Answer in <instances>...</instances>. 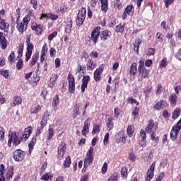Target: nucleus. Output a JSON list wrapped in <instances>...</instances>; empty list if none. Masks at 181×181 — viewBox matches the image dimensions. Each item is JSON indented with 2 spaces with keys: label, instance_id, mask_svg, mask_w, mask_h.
<instances>
[{
  "label": "nucleus",
  "instance_id": "21",
  "mask_svg": "<svg viewBox=\"0 0 181 181\" xmlns=\"http://www.w3.org/2000/svg\"><path fill=\"white\" fill-rule=\"evenodd\" d=\"M0 45L3 50H5L8 46V42H6V38L4 36V33H0Z\"/></svg>",
  "mask_w": 181,
  "mask_h": 181
},
{
  "label": "nucleus",
  "instance_id": "27",
  "mask_svg": "<svg viewBox=\"0 0 181 181\" xmlns=\"http://www.w3.org/2000/svg\"><path fill=\"white\" fill-rule=\"evenodd\" d=\"M58 105H59V95H56L52 100V108L54 111H57Z\"/></svg>",
  "mask_w": 181,
  "mask_h": 181
},
{
  "label": "nucleus",
  "instance_id": "8",
  "mask_svg": "<svg viewBox=\"0 0 181 181\" xmlns=\"http://www.w3.org/2000/svg\"><path fill=\"white\" fill-rule=\"evenodd\" d=\"M100 29H101V27L98 26L92 31L90 35V40L95 45L97 42H98V37H100Z\"/></svg>",
  "mask_w": 181,
  "mask_h": 181
},
{
  "label": "nucleus",
  "instance_id": "61",
  "mask_svg": "<svg viewBox=\"0 0 181 181\" xmlns=\"http://www.w3.org/2000/svg\"><path fill=\"white\" fill-rule=\"evenodd\" d=\"M50 115V113L47 111L45 112L42 119H43L44 121H47L49 116Z\"/></svg>",
  "mask_w": 181,
  "mask_h": 181
},
{
  "label": "nucleus",
  "instance_id": "18",
  "mask_svg": "<svg viewBox=\"0 0 181 181\" xmlns=\"http://www.w3.org/2000/svg\"><path fill=\"white\" fill-rule=\"evenodd\" d=\"M112 35V33H111V31L108 30H105L102 31L100 33V39L101 40H103V41L108 40V39L111 37Z\"/></svg>",
  "mask_w": 181,
  "mask_h": 181
},
{
  "label": "nucleus",
  "instance_id": "10",
  "mask_svg": "<svg viewBox=\"0 0 181 181\" xmlns=\"http://www.w3.org/2000/svg\"><path fill=\"white\" fill-rule=\"evenodd\" d=\"M64 153H66V143L62 141L58 146V159L59 160L64 157Z\"/></svg>",
  "mask_w": 181,
  "mask_h": 181
},
{
  "label": "nucleus",
  "instance_id": "32",
  "mask_svg": "<svg viewBox=\"0 0 181 181\" xmlns=\"http://www.w3.org/2000/svg\"><path fill=\"white\" fill-rule=\"evenodd\" d=\"M134 132H135V129L134 128V126H128L127 129V134L128 136H129V138L132 137V136L134 135Z\"/></svg>",
  "mask_w": 181,
  "mask_h": 181
},
{
  "label": "nucleus",
  "instance_id": "46",
  "mask_svg": "<svg viewBox=\"0 0 181 181\" xmlns=\"http://www.w3.org/2000/svg\"><path fill=\"white\" fill-rule=\"evenodd\" d=\"M86 18H83L82 17H79L78 16H77V18L76 20V25L78 26H81V25H83V23H84V20Z\"/></svg>",
  "mask_w": 181,
  "mask_h": 181
},
{
  "label": "nucleus",
  "instance_id": "6",
  "mask_svg": "<svg viewBox=\"0 0 181 181\" xmlns=\"http://www.w3.org/2000/svg\"><path fill=\"white\" fill-rule=\"evenodd\" d=\"M0 29L1 30H4V35L7 37L11 36L13 33V31L11 30V32H8V29H9V23H6L5 19H1L0 21Z\"/></svg>",
  "mask_w": 181,
  "mask_h": 181
},
{
  "label": "nucleus",
  "instance_id": "26",
  "mask_svg": "<svg viewBox=\"0 0 181 181\" xmlns=\"http://www.w3.org/2000/svg\"><path fill=\"white\" fill-rule=\"evenodd\" d=\"M169 100H170V105L173 107H175V105H176V103L177 101V96H176V93H172L170 95Z\"/></svg>",
  "mask_w": 181,
  "mask_h": 181
},
{
  "label": "nucleus",
  "instance_id": "35",
  "mask_svg": "<svg viewBox=\"0 0 181 181\" xmlns=\"http://www.w3.org/2000/svg\"><path fill=\"white\" fill-rule=\"evenodd\" d=\"M87 13V10L86 9V8H82L79 12L78 13L77 16H78L79 18H82L83 19H86V15Z\"/></svg>",
  "mask_w": 181,
  "mask_h": 181
},
{
  "label": "nucleus",
  "instance_id": "5",
  "mask_svg": "<svg viewBox=\"0 0 181 181\" xmlns=\"http://www.w3.org/2000/svg\"><path fill=\"white\" fill-rule=\"evenodd\" d=\"M25 44L27 46V52L25 53V62H29L33 52V44L30 42V34L26 36Z\"/></svg>",
  "mask_w": 181,
  "mask_h": 181
},
{
  "label": "nucleus",
  "instance_id": "33",
  "mask_svg": "<svg viewBox=\"0 0 181 181\" xmlns=\"http://www.w3.org/2000/svg\"><path fill=\"white\" fill-rule=\"evenodd\" d=\"M41 180H45V181L53 180V175L49 173H47L46 174L42 176Z\"/></svg>",
  "mask_w": 181,
  "mask_h": 181
},
{
  "label": "nucleus",
  "instance_id": "45",
  "mask_svg": "<svg viewBox=\"0 0 181 181\" xmlns=\"http://www.w3.org/2000/svg\"><path fill=\"white\" fill-rule=\"evenodd\" d=\"M179 115H180V109L176 108L173 112V119H176V118H177V117H179Z\"/></svg>",
  "mask_w": 181,
  "mask_h": 181
},
{
  "label": "nucleus",
  "instance_id": "59",
  "mask_svg": "<svg viewBox=\"0 0 181 181\" xmlns=\"http://www.w3.org/2000/svg\"><path fill=\"white\" fill-rule=\"evenodd\" d=\"M108 139H110V133H106L103 139L104 145H108Z\"/></svg>",
  "mask_w": 181,
  "mask_h": 181
},
{
  "label": "nucleus",
  "instance_id": "2",
  "mask_svg": "<svg viewBox=\"0 0 181 181\" xmlns=\"http://www.w3.org/2000/svg\"><path fill=\"white\" fill-rule=\"evenodd\" d=\"M29 22H30V15L29 14L25 16L22 21L20 22L19 20L17 21L16 28L20 33L26 32Z\"/></svg>",
  "mask_w": 181,
  "mask_h": 181
},
{
  "label": "nucleus",
  "instance_id": "20",
  "mask_svg": "<svg viewBox=\"0 0 181 181\" xmlns=\"http://www.w3.org/2000/svg\"><path fill=\"white\" fill-rule=\"evenodd\" d=\"M88 81H90V76H86L82 78V85H81V91L84 93L86 91V88H87V86H88Z\"/></svg>",
  "mask_w": 181,
  "mask_h": 181
},
{
  "label": "nucleus",
  "instance_id": "39",
  "mask_svg": "<svg viewBox=\"0 0 181 181\" xmlns=\"http://www.w3.org/2000/svg\"><path fill=\"white\" fill-rule=\"evenodd\" d=\"M127 103H129V104H132V105H136V107L139 105V102L133 98H128Z\"/></svg>",
  "mask_w": 181,
  "mask_h": 181
},
{
  "label": "nucleus",
  "instance_id": "30",
  "mask_svg": "<svg viewBox=\"0 0 181 181\" xmlns=\"http://www.w3.org/2000/svg\"><path fill=\"white\" fill-rule=\"evenodd\" d=\"M124 30H125V24H119L115 29V32H117V33H122Z\"/></svg>",
  "mask_w": 181,
  "mask_h": 181
},
{
  "label": "nucleus",
  "instance_id": "23",
  "mask_svg": "<svg viewBox=\"0 0 181 181\" xmlns=\"http://www.w3.org/2000/svg\"><path fill=\"white\" fill-rule=\"evenodd\" d=\"M22 104V98L16 96L11 100V105L12 107H16V105H21Z\"/></svg>",
  "mask_w": 181,
  "mask_h": 181
},
{
  "label": "nucleus",
  "instance_id": "12",
  "mask_svg": "<svg viewBox=\"0 0 181 181\" xmlns=\"http://www.w3.org/2000/svg\"><path fill=\"white\" fill-rule=\"evenodd\" d=\"M156 163V162L153 163L150 168H148L146 173V177L145 178V181H151L152 180V177H153V172H155Z\"/></svg>",
  "mask_w": 181,
  "mask_h": 181
},
{
  "label": "nucleus",
  "instance_id": "48",
  "mask_svg": "<svg viewBox=\"0 0 181 181\" xmlns=\"http://www.w3.org/2000/svg\"><path fill=\"white\" fill-rule=\"evenodd\" d=\"M35 144H36V139L33 138L30 142L28 144L29 151H32L33 149V146H35Z\"/></svg>",
  "mask_w": 181,
  "mask_h": 181
},
{
  "label": "nucleus",
  "instance_id": "1",
  "mask_svg": "<svg viewBox=\"0 0 181 181\" xmlns=\"http://www.w3.org/2000/svg\"><path fill=\"white\" fill-rule=\"evenodd\" d=\"M22 139H23V137L22 136V134H21V132H18V134H16V132L9 133L8 146L11 148V146H12V142L14 146H18V145L22 142Z\"/></svg>",
  "mask_w": 181,
  "mask_h": 181
},
{
  "label": "nucleus",
  "instance_id": "62",
  "mask_svg": "<svg viewBox=\"0 0 181 181\" xmlns=\"http://www.w3.org/2000/svg\"><path fill=\"white\" fill-rule=\"evenodd\" d=\"M160 93H162V85L161 84H158L157 86V90H156V94L157 95H159V94H160Z\"/></svg>",
  "mask_w": 181,
  "mask_h": 181
},
{
  "label": "nucleus",
  "instance_id": "34",
  "mask_svg": "<svg viewBox=\"0 0 181 181\" xmlns=\"http://www.w3.org/2000/svg\"><path fill=\"white\" fill-rule=\"evenodd\" d=\"M73 26V21L70 20L67 23L65 27V32L66 33H71V28Z\"/></svg>",
  "mask_w": 181,
  "mask_h": 181
},
{
  "label": "nucleus",
  "instance_id": "47",
  "mask_svg": "<svg viewBox=\"0 0 181 181\" xmlns=\"http://www.w3.org/2000/svg\"><path fill=\"white\" fill-rule=\"evenodd\" d=\"M42 110V107H40V105H37L35 107L30 110L31 114H37L40 110Z\"/></svg>",
  "mask_w": 181,
  "mask_h": 181
},
{
  "label": "nucleus",
  "instance_id": "4",
  "mask_svg": "<svg viewBox=\"0 0 181 181\" xmlns=\"http://www.w3.org/2000/svg\"><path fill=\"white\" fill-rule=\"evenodd\" d=\"M94 148L90 146L88 149V151L86 153V157L84 160L83 163V168L84 169H87L93 163V161L94 160V153H93Z\"/></svg>",
  "mask_w": 181,
  "mask_h": 181
},
{
  "label": "nucleus",
  "instance_id": "58",
  "mask_svg": "<svg viewBox=\"0 0 181 181\" xmlns=\"http://www.w3.org/2000/svg\"><path fill=\"white\" fill-rule=\"evenodd\" d=\"M151 91H152V86H148L144 91L146 97H149V94H151Z\"/></svg>",
  "mask_w": 181,
  "mask_h": 181
},
{
  "label": "nucleus",
  "instance_id": "9",
  "mask_svg": "<svg viewBox=\"0 0 181 181\" xmlns=\"http://www.w3.org/2000/svg\"><path fill=\"white\" fill-rule=\"evenodd\" d=\"M139 74H138V81H142L144 78H148V76H149V70L146 68L138 69Z\"/></svg>",
  "mask_w": 181,
  "mask_h": 181
},
{
  "label": "nucleus",
  "instance_id": "19",
  "mask_svg": "<svg viewBox=\"0 0 181 181\" xmlns=\"http://www.w3.org/2000/svg\"><path fill=\"white\" fill-rule=\"evenodd\" d=\"M31 28L33 30L36 32L37 35H41L43 29V26L42 25H37L36 23H33L31 25Z\"/></svg>",
  "mask_w": 181,
  "mask_h": 181
},
{
  "label": "nucleus",
  "instance_id": "43",
  "mask_svg": "<svg viewBox=\"0 0 181 181\" xmlns=\"http://www.w3.org/2000/svg\"><path fill=\"white\" fill-rule=\"evenodd\" d=\"M23 44H21L19 46H18V57H22L23 54Z\"/></svg>",
  "mask_w": 181,
  "mask_h": 181
},
{
  "label": "nucleus",
  "instance_id": "31",
  "mask_svg": "<svg viewBox=\"0 0 181 181\" xmlns=\"http://www.w3.org/2000/svg\"><path fill=\"white\" fill-rule=\"evenodd\" d=\"M77 115H80V105H76L74 108L73 118H76Z\"/></svg>",
  "mask_w": 181,
  "mask_h": 181
},
{
  "label": "nucleus",
  "instance_id": "50",
  "mask_svg": "<svg viewBox=\"0 0 181 181\" xmlns=\"http://www.w3.org/2000/svg\"><path fill=\"white\" fill-rule=\"evenodd\" d=\"M47 44H45L42 48L41 50V54H42V56H46V54H47Z\"/></svg>",
  "mask_w": 181,
  "mask_h": 181
},
{
  "label": "nucleus",
  "instance_id": "64",
  "mask_svg": "<svg viewBox=\"0 0 181 181\" xmlns=\"http://www.w3.org/2000/svg\"><path fill=\"white\" fill-rule=\"evenodd\" d=\"M30 3L32 4L34 9H37V0H31Z\"/></svg>",
  "mask_w": 181,
  "mask_h": 181
},
{
  "label": "nucleus",
  "instance_id": "42",
  "mask_svg": "<svg viewBox=\"0 0 181 181\" xmlns=\"http://www.w3.org/2000/svg\"><path fill=\"white\" fill-rule=\"evenodd\" d=\"M121 174L124 179H127V177H128V169L127 168V167H123L122 168Z\"/></svg>",
  "mask_w": 181,
  "mask_h": 181
},
{
  "label": "nucleus",
  "instance_id": "16",
  "mask_svg": "<svg viewBox=\"0 0 181 181\" xmlns=\"http://www.w3.org/2000/svg\"><path fill=\"white\" fill-rule=\"evenodd\" d=\"M32 131H33V127H32L31 126H29L28 127L25 129L24 133H23L22 132H21L20 134L23 138V139L26 141L29 138V136H30V134H32Z\"/></svg>",
  "mask_w": 181,
  "mask_h": 181
},
{
  "label": "nucleus",
  "instance_id": "36",
  "mask_svg": "<svg viewBox=\"0 0 181 181\" xmlns=\"http://www.w3.org/2000/svg\"><path fill=\"white\" fill-rule=\"evenodd\" d=\"M47 133V141H50L54 135V130H53V128H49Z\"/></svg>",
  "mask_w": 181,
  "mask_h": 181
},
{
  "label": "nucleus",
  "instance_id": "15",
  "mask_svg": "<svg viewBox=\"0 0 181 181\" xmlns=\"http://www.w3.org/2000/svg\"><path fill=\"white\" fill-rule=\"evenodd\" d=\"M104 70V65H100L98 69L94 72V80L95 81H100L101 79V74Z\"/></svg>",
  "mask_w": 181,
  "mask_h": 181
},
{
  "label": "nucleus",
  "instance_id": "29",
  "mask_svg": "<svg viewBox=\"0 0 181 181\" xmlns=\"http://www.w3.org/2000/svg\"><path fill=\"white\" fill-rule=\"evenodd\" d=\"M132 117L134 119H138V117H139V107L136 106L133 107Z\"/></svg>",
  "mask_w": 181,
  "mask_h": 181
},
{
  "label": "nucleus",
  "instance_id": "13",
  "mask_svg": "<svg viewBox=\"0 0 181 181\" xmlns=\"http://www.w3.org/2000/svg\"><path fill=\"white\" fill-rule=\"evenodd\" d=\"M127 137L124 136V132L120 131L115 136V141L117 144H119V142H123V144H125L127 141Z\"/></svg>",
  "mask_w": 181,
  "mask_h": 181
},
{
  "label": "nucleus",
  "instance_id": "44",
  "mask_svg": "<svg viewBox=\"0 0 181 181\" xmlns=\"http://www.w3.org/2000/svg\"><path fill=\"white\" fill-rule=\"evenodd\" d=\"M70 165H71V161L70 156H68L65 158L64 168H69Z\"/></svg>",
  "mask_w": 181,
  "mask_h": 181
},
{
  "label": "nucleus",
  "instance_id": "28",
  "mask_svg": "<svg viewBox=\"0 0 181 181\" xmlns=\"http://www.w3.org/2000/svg\"><path fill=\"white\" fill-rule=\"evenodd\" d=\"M136 71H138V69L136 68V64L133 63L130 66V69H129L130 76H135V74H136Z\"/></svg>",
  "mask_w": 181,
  "mask_h": 181
},
{
  "label": "nucleus",
  "instance_id": "40",
  "mask_svg": "<svg viewBox=\"0 0 181 181\" xmlns=\"http://www.w3.org/2000/svg\"><path fill=\"white\" fill-rule=\"evenodd\" d=\"M156 39L157 43H162L163 42V35L160 33H157Z\"/></svg>",
  "mask_w": 181,
  "mask_h": 181
},
{
  "label": "nucleus",
  "instance_id": "56",
  "mask_svg": "<svg viewBox=\"0 0 181 181\" xmlns=\"http://www.w3.org/2000/svg\"><path fill=\"white\" fill-rule=\"evenodd\" d=\"M57 36V32L54 31L52 33H51L49 36H48V40L52 41L53 39H54V37H56Z\"/></svg>",
  "mask_w": 181,
  "mask_h": 181
},
{
  "label": "nucleus",
  "instance_id": "22",
  "mask_svg": "<svg viewBox=\"0 0 181 181\" xmlns=\"http://www.w3.org/2000/svg\"><path fill=\"white\" fill-rule=\"evenodd\" d=\"M166 107H168V103L165 100H160L155 105L154 108L156 110H162L163 108H166Z\"/></svg>",
  "mask_w": 181,
  "mask_h": 181
},
{
  "label": "nucleus",
  "instance_id": "63",
  "mask_svg": "<svg viewBox=\"0 0 181 181\" xmlns=\"http://www.w3.org/2000/svg\"><path fill=\"white\" fill-rule=\"evenodd\" d=\"M148 56H153L155 54V49L153 48H149L147 52Z\"/></svg>",
  "mask_w": 181,
  "mask_h": 181
},
{
  "label": "nucleus",
  "instance_id": "3",
  "mask_svg": "<svg viewBox=\"0 0 181 181\" xmlns=\"http://www.w3.org/2000/svg\"><path fill=\"white\" fill-rule=\"evenodd\" d=\"M156 129H158V123L154 122L152 119L148 120L147 126L145 128V131L146 134H151V139H155V137L156 136Z\"/></svg>",
  "mask_w": 181,
  "mask_h": 181
},
{
  "label": "nucleus",
  "instance_id": "37",
  "mask_svg": "<svg viewBox=\"0 0 181 181\" xmlns=\"http://www.w3.org/2000/svg\"><path fill=\"white\" fill-rule=\"evenodd\" d=\"M39 59V54H35L32 57L31 62L30 63V67H33L36 64L37 59Z\"/></svg>",
  "mask_w": 181,
  "mask_h": 181
},
{
  "label": "nucleus",
  "instance_id": "53",
  "mask_svg": "<svg viewBox=\"0 0 181 181\" xmlns=\"http://www.w3.org/2000/svg\"><path fill=\"white\" fill-rule=\"evenodd\" d=\"M22 67H23V61L20 59L16 64V68L18 70H22Z\"/></svg>",
  "mask_w": 181,
  "mask_h": 181
},
{
  "label": "nucleus",
  "instance_id": "17",
  "mask_svg": "<svg viewBox=\"0 0 181 181\" xmlns=\"http://www.w3.org/2000/svg\"><path fill=\"white\" fill-rule=\"evenodd\" d=\"M127 14L132 16L134 15V6H127L125 8V11L122 15V19H127Z\"/></svg>",
  "mask_w": 181,
  "mask_h": 181
},
{
  "label": "nucleus",
  "instance_id": "60",
  "mask_svg": "<svg viewBox=\"0 0 181 181\" xmlns=\"http://www.w3.org/2000/svg\"><path fill=\"white\" fill-rule=\"evenodd\" d=\"M108 169V164L107 163H104L103 166L102 167V173L104 175L107 172Z\"/></svg>",
  "mask_w": 181,
  "mask_h": 181
},
{
  "label": "nucleus",
  "instance_id": "52",
  "mask_svg": "<svg viewBox=\"0 0 181 181\" xmlns=\"http://www.w3.org/2000/svg\"><path fill=\"white\" fill-rule=\"evenodd\" d=\"M46 125H47V121L43 120V119H42V121L38 126V128H40V129H44Z\"/></svg>",
  "mask_w": 181,
  "mask_h": 181
},
{
  "label": "nucleus",
  "instance_id": "7",
  "mask_svg": "<svg viewBox=\"0 0 181 181\" xmlns=\"http://www.w3.org/2000/svg\"><path fill=\"white\" fill-rule=\"evenodd\" d=\"M67 80L69 83V92L71 94H73L76 90V82L74 81V76H73V74H71L70 72L68 74Z\"/></svg>",
  "mask_w": 181,
  "mask_h": 181
},
{
  "label": "nucleus",
  "instance_id": "14",
  "mask_svg": "<svg viewBox=\"0 0 181 181\" xmlns=\"http://www.w3.org/2000/svg\"><path fill=\"white\" fill-rule=\"evenodd\" d=\"M90 121H91V118H88L84 122V124H83L84 125L82 130V135H83V136H86L87 134L90 132V129L88 128L90 127Z\"/></svg>",
  "mask_w": 181,
  "mask_h": 181
},
{
  "label": "nucleus",
  "instance_id": "25",
  "mask_svg": "<svg viewBox=\"0 0 181 181\" xmlns=\"http://www.w3.org/2000/svg\"><path fill=\"white\" fill-rule=\"evenodd\" d=\"M114 117H109L106 121V127L107 131H111L114 128Z\"/></svg>",
  "mask_w": 181,
  "mask_h": 181
},
{
  "label": "nucleus",
  "instance_id": "38",
  "mask_svg": "<svg viewBox=\"0 0 181 181\" xmlns=\"http://www.w3.org/2000/svg\"><path fill=\"white\" fill-rule=\"evenodd\" d=\"M12 176H13V167H11L8 169V170L6 173V180L9 181L12 178Z\"/></svg>",
  "mask_w": 181,
  "mask_h": 181
},
{
  "label": "nucleus",
  "instance_id": "51",
  "mask_svg": "<svg viewBox=\"0 0 181 181\" xmlns=\"http://www.w3.org/2000/svg\"><path fill=\"white\" fill-rule=\"evenodd\" d=\"M48 19H51L52 21H57L59 19V16L53 13H48Z\"/></svg>",
  "mask_w": 181,
  "mask_h": 181
},
{
  "label": "nucleus",
  "instance_id": "41",
  "mask_svg": "<svg viewBox=\"0 0 181 181\" xmlns=\"http://www.w3.org/2000/svg\"><path fill=\"white\" fill-rule=\"evenodd\" d=\"M93 69H95V64H94V62L90 59L87 63V70H93Z\"/></svg>",
  "mask_w": 181,
  "mask_h": 181
},
{
  "label": "nucleus",
  "instance_id": "11",
  "mask_svg": "<svg viewBox=\"0 0 181 181\" xmlns=\"http://www.w3.org/2000/svg\"><path fill=\"white\" fill-rule=\"evenodd\" d=\"M25 158V153L23 151L18 149L16 150L13 153V159L16 162H22Z\"/></svg>",
  "mask_w": 181,
  "mask_h": 181
},
{
  "label": "nucleus",
  "instance_id": "54",
  "mask_svg": "<svg viewBox=\"0 0 181 181\" xmlns=\"http://www.w3.org/2000/svg\"><path fill=\"white\" fill-rule=\"evenodd\" d=\"M5 138V129L4 127H0V141Z\"/></svg>",
  "mask_w": 181,
  "mask_h": 181
},
{
  "label": "nucleus",
  "instance_id": "57",
  "mask_svg": "<svg viewBox=\"0 0 181 181\" xmlns=\"http://www.w3.org/2000/svg\"><path fill=\"white\" fill-rule=\"evenodd\" d=\"M100 131V126L98 125H94L93 126V131H92V134L93 135L95 134H98V132Z\"/></svg>",
  "mask_w": 181,
  "mask_h": 181
},
{
  "label": "nucleus",
  "instance_id": "49",
  "mask_svg": "<svg viewBox=\"0 0 181 181\" xmlns=\"http://www.w3.org/2000/svg\"><path fill=\"white\" fill-rule=\"evenodd\" d=\"M0 74L4 77V78H8L9 77V71L8 70H0Z\"/></svg>",
  "mask_w": 181,
  "mask_h": 181
},
{
  "label": "nucleus",
  "instance_id": "55",
  "mask_svg": "<svg viewBox=\"0 0 181 181\" xmlns=\"http://www.w3.org/2000/svg\"><path fill=\"white\" fill-rule=\"evenodd\" d=\"M168 62L167 58H163L160 62V67H166V63Z\"/></svg>",
  "mask_w": 181,
  "mask_h": 181
},
{
  "label": "nucleus",
  "instance_id": "24",
  "mask_svg": "<svg viewBox=\"0 0 181 181\" xmlns=\"http://www.w3.org/2000/svg\"><path fill=\"white\" fill-rule=\"evenodd\" d=\"M57 78H59V75L56 74H52L49 79V83L48 85L49 87H51V88L54 87V84H56V81H57Z\"/></svg>",
  "mask_w": 181,
  "mask_h": 181
}]
</instances>
